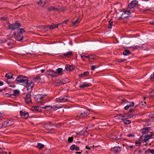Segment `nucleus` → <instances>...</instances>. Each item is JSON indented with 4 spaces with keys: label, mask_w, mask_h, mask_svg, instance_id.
<instances>
[{
    "label": "nucleus",
    "mask_w": 154,
    "mask_h": 154,
    "mask_svg": "<svg viewBox=\"0 0 154 154\" xmlns=\"http://www.w3.org/2000/svg\"><path fill=\"white\" fill-rule=\"evenodd\" d=\"M86 148L88 149H90V147H88V146H86Z\"/></svg>",
    "instance_id": "64"
},
{
    "label": "nucleus",
    "mask_w": 154,
    "mask_h": 154,
    "mask_svg": "<svg viewBox=\"0 0 154 154\" xmlns=\"http://www.w3.org/2000/svg\"><path fill=\"white\" fill-rule=\"evenodd\" d=\"M129 108V106H128V105H127L125 107V110H127Z\"/></svg>",
    "instance_id": "53"
},
{
    "label": "nucleus",
    "mask_w": 154,
    "mask_h": 154,
    "mask_svg": "<svg viewBox=\"0 0 154 154\" xmlns=\"http://www.w3.org/2000/svg\"><path fill=\"white\" fill-rule=\"evenodd\" d=\"M134 110V109H131L129 110V112H131L133 111Z\"/></svg>",
    "instance_id": "59"
},
{
    "label": "nucleus",
    "mask_w": 154,
    "mask_h": 154,
    "mask_svg": "<svg viewBox=\"0 0 154 154\" xmlns=\"http://www.w3.org/2000/svg\"><path fill=\"white\" fill-rule=\"evenodd\" d=\"M44 26H46L45 27V29H46L47 30H48L49 29V25Z\"/></svg>",
    "instance_id": "48"
},
{
    "label": "nucleus",
    "mask_w": 154,
    "mask_h": 154,
    "mask_svg": "<svg viewBox=\"0 0 154 154\" xmlns=\"http://www.w3.org/2000/svg\"><path fill=\"white\" fill-rule=\"evenodd\" d=\"M46 74L48 75H51L52 77L57 76V74L56 72H55L54 70L51 69L47 70L46 72Z\"/></svg>",
    "instance_id": "9"
},
{
    "label": "nucleus",
    "mask_w": 154,
    "mask_h": 154,
    "mask_svg": "<svg viewBox=\"0 0 154 154\" xmlns=\"http://www.w3.org/2000/svg\"><path fill=\"white\" fill-rule=\"evenodd\" d=\"M41 107H42V108L44 109H51V106H41Z\"/></svg>",
    "instance_id": "35"
},
{
    "label": "nucleus",
    "mask_w": 154,
    "mask_h": 154,
    "mask_svg": "<svg viewBox=\"0 0 154 154\" xmlns=\"http://www.w3.org/2000/svg\"><path fill=\"white\" fill-rule=\"evenodd\" d=\"M92 55L93 56L92 57H91L90 59L93 60L94 59L96 58V56H95L94 55Z\"/></svg>",
    "instance_id": "43"
},
{
    "label": "nucleus",
    "mask_w": 154,
    "mask_h": 154,
    "mask_svg": "<svg viewBox=\"0 0 154 154\" xmlns=\"http://www.w3.org/2000/svg\"><path fill=\"white\" fill-rule=\"evenodd\" d=\"M45 71V70L44 69H42V70H41V72H42V73H43V72H44Z\"/></svg>",
    "instance_id": "62"
},
{
    "label": "nucleus",
    "mask_w": 154,
    "mask_h": 154,
    "mask_svg": "<svg viewBox=\"0 0 154 154\" xmlns=\"http://www.w3.org/2000/svg\"><path fill=\"white\" fill-rule=\"evenodd\" d=\"M19 30H20V32L18 33H20L21 34H22V32H25V30L23 28H21L19 29Z\"/></svg>",
    "instance_id": "38"
},
{
    "label": "nucleus",
    "mask_w": 154,
    "mask_h": 154,
    "mask_svg": "<svg viewBox=\"0 0 154 154\" xmlns=\"http://www.w3.org/2000/svg\"><path fill=\"white\" fill-rule=\"evenodd\" d=\"M72 55V52H68L66 53L63 54V56L66 57H69Z\"/></svg>",
    "instance_id": "19"
},
{
    "label": "nucleus",
    "mask_w": 154,
    "mask_h": 154,
    "mask_svg": "<svg viewBox=\"0 0 154 154\" xmlns=\"http://www.w3.org/2000/svg\"><path fill=\"white\" fill-rule=\"evenodd\" d=\"M36 147L39 149H42L44 147V145L41 143H38Z\"/></svg>",
    "instance_id": "29"
},
{
    "label": "nucleus",
    "mask_w": 154,
    "mask_h": 154,
    "mask_svg": "<svg viewBox=\"0 0 154 154\" xmlns=\"http://www.w3.org/2000/svg\"><path fill=\"white\" fill-rule=\"evenodd\" d=\"M73 137H69L68 139V141L69 143H71L73 141Z\"/></svg>",
    "instance_id": "40"
},
{
    "label": "nucleus",
    "mask_w": 154,
    "mask_h": 154,
    "mask_svg": "<svg viewBox=\"0 0 154 154\" xmlns=\"http://www.w3.org/2000/svg\"><path fill=\"white\" fill-rule=\"evenodd\" d=\"M127 136L129 137H133V136H134V135H133V134H128L127 135Z\"/></svg>",
    "instance_id": "55"
},
{
    "label": "nucleus",
    "mask_w": 154,
    "mask_h": 154,
    "mask_svg": "<svg viewBox=\"0 0 154 154\" xmlns=\"http://www.w3.org/2000/svg\"><path fill=\"white\" fill-rule=\"evenodd\" d=\"M31 93L28 94L25 97V100L26 102L29 104L32 103L31 97H32Z\"/></svg>",
    "instance_id": "6"
},
{
    "label": "nucleus",
    "mask_w": 154,
    "mask_h": 154,
    "mask_svg": "<svg viewBox=\"0 0 154 154\" xmlns=\"http://www.w3.org/2000/svg\"><path fill=\"white\" fill-rule=\"evenodd\" d=\"M95 68V66H93L91 67V69L92 70H94Z\"/></svg>",
    "instance_id": "54"
},
{
    "label": "nucleus",
    "mask_w": 154,
    "mask_h": 154,
    "mask_svg": "<svg viewBox=\"0 0 154 154\" xmlns=\"http://www.w3.org/2000/svg\"><path fill=\"white\" fill-rule=\"evenodd\" d=\"M140 140L141 141H146V139L145 135H142V136L140 137Z\"/></svg>",
    "instance_id": "33"
},
{
    "label": "nucleus",
    "mask_w": 154,
    "mask_h": 154,
    "mask_svg": "<svg viewBox=\"0 0 154 154\" xmlns=\"http://www.w3.org/2000/svg\"><path fill=\"white\" fill-rule=\"evenodd\" d=\"M84 55H83V56H81V57L82 58V60L84 61L85 60L84 59Z\"/></svg>",
    "instance_id": "58"
},
{
    "label": "nucleus",
    "mask_w": 154,
    "mask_h": 154,
    "mask_svg": "<svg viewBox=\"0 0 154 154\" xmlns=\"http://www.w3.org/2000/svg\"><path fill=\"white\" fill-rule=\"evenodd\" d=\"M8 29H12V30H14L21 26L20 24L18 23V21L16 22L14 24H11L8 23Z\"/></svg>",
    "instance_id": "2"
},
{
    "label": "nucleus",
    "mask_w": 154,
    "mask_h": 154,
    "mask_svg": "<svg viewBox=\"0 0 154 154\" xmlns=\"http://www.w3.org/2000/svg\"><path fill=\"white\" fill-rule=\"evenodd\" d=\"M20 92L18 90H15L14 91L13 95L17 96L19 95Z\"/></svg>",
    "instance_id": "28"
},
{
    "label": "nucleus",
    "mask_w": 154,
    "mask_h": 154,
    "mask_svg": "<svg viewBox=\"0 0 154 154\" xmlns=\"http://www.w3.org/2000/svg\"><path fill=\"white\" fill-rule=\"evenodd\" d=\"M48 10L49 11H52L54 10L56 11H58V9L57 8H55L54 6H51L49 7L48 8Z\"/></svg>",
    "instance_id": "27"
},
{
    "label": "nucleus",
    "mask_w": 154,
    "mask_h": 154,
    "mask_svg": "<svg viewBox=\"0 0 154 154\" xmlns=\"http://www.w3.org/2000/svg\"><path fill=\"white\" fill-rule=\"evenodd\" d=\"M58 102H65L69 101V98L66 96H61L56 99Z\"/></svg>",
    "instance_id": "4"
},
{
    "label": "nucleus",
    "mask_w": 154,
    "mask_h": 154,
    "mask_svg": "<svg viewBox=\"0 0 154 154\" xmlns=\"http://www.w3.org/2000/svg\"><path fill=\"white\" fill-rule=\"evenodd\" d=\"M92 55L90 54V55H88V56H84V57H85L88 59H89V61L90 62H91L92 61L90 60V57H92Z\"/></svg>",
    "instance_id": "37"
},
{
    "label": "nucleus",
    "mask_w": 154,
    "mask_h": 154,
    "mask_svg": "<svg viewBox=\"0 0 154 154\" xmlns=\"http://www.w3.org/2000/svg\"><path fill=\"white\" fill-rule=\"evenodd\" d=\"M53 125H52L51 123L50 122H49L47 124L44 125V127L47 130H52L53 128L52 127Z\"/></svg>",
    "instance_id": "10"
},
{
    "label": "nucleus",
    "mask_w": 154,
    "mask_h": 154,
    "mask_svg": "<svg viewBox=\"0 0 154 154\" xmlns=\"http://www.w3.org/2000/svg\"><path fill=\"white\" fill-rule=\"evenodd\" d=\"M153 132H151L150 134H148L145 135L146 139V140H148L149 139H150L151 137L153 136Z\"/></svg>",
    "instance_id": "25"
},
{
    "label": "nucleus",
    "mask_w": 154,
    "mask_h": 154,
    "mask_svg": "<svg viewBox=\"0 0 154 154\" xmlns=\"http://www.w3.org/2000/svg\"><path fill=\"white\" fill-rule=\"evenodd\" d=\"M45 95L39 94H38L34 97V99L35 101L37 102H40V101L42 100L45 97Z\"/></svg>",
    "instance_id": "7"
},
{
    "label": "nucleus",
    "mask_w": 154,
    "mask_h": 154,
    "mask_svg": "<svg viewBox=\"0 0 154 154\" xmlns=\"http://www.w3.org/2000/svg\"><path fill=\"white\" fill-rule=\"evenodd\" d=\"M34 109L37 111H38L39 109V107L38 106H35L34 107Z\"/></svg>",
    "instance_id": "50"
},
{
    "label": "nucleus",
    "mask_w": 154,
    "mask_h": 154,
    "mask_svg": "<svg viewBox=\"0 0 154 154\" xmlns=\"http://www.w3.org/2000/svg\"><path fill=\"white\" fill-rule=\"evenodd\" d=\"M150 117L151 118H152L154 119V115L153 114H150L149 115Z\"/></svg>",
    "instance_id": "51"
},
{
    "label": "nucleus",
    "mask_w": 154,
    "mask_h": 154,
    "mask_svg": "<svg viewBox=\"0 0 154 154\" xmlns=\"http://www.w3.org/2000/svg\"><path fill=\"white\" fill-rule=\"evenodd\" d=\"M130 54V51L128 50H125L123 52V55L127 56Z\"/></svg>",
    "instance_id": "31"
},
{
    "label": "nucleus",
    "mask_w": 154,
    "mask_h": 154,
    "mask_svg": "<svg viewBox=\"0 0 154 154\" xmlns=\"http://www.w3.org/2000/svg\"><path fill=\"white\" fill-rule=\"evenodd\" d=\"M121 149V147L116 146L113 147L112 150L114 153H118L120 151Z\"/></svg>",
    "instance_id": "12"
},
{
    "label": "nucleus",
    "mask_w": 154,
    "mask_h": 154,
    "mask_svg": "<svg viewBox=\"0 0 154 154\" xmlns=\"http://www.w3.org/2000/svg\"><path fill=\"white\" fill-rule=\"evenodd\" d=\"M149 152L151 153L154 154V149H149L146 151L145 152Z\"/></svg>",
    "instance_id": "36"
},
{
    "label": "nucleus",
    "mask_w": 154,
    "mask_h": 154,
    "mask_svg": "<svg viewBox=\"0 0 154 154\" xmlns=\"http://www.w3.org/2000/svg\"><path fill=\"white\" fill-rule=\"evenodd\" d=\"M63 107L62 106H59L57 105H54L53 106H51V109L53 110H54L58 108H61Z\"/></svg>",
    "instance_id": "18"
},
{
    "label": "nucleus",
    "mask_w": 154,
    "mask_h": 154,
    "mask_svg": "<svg viewBox=\"0 0 154 154\" xmlns=\"http://www.w3.org/2000/svg\"><path fill=\"white\" fill-rule=\"evenodd\" d=\"M63 69L61 68H59L57 69V72H56L57 73V76H58L59 75H61L62 74V71H63Z\"/></svg>",
    "instance_id": "17"
},
{
    "label": "nucleus",
    "mask_w": 154,
    "mask_h": 154,
    "mask_svg": "<svg viewBox=\"0 0 154 154\" xmlns=\"http://www.w3.org/2000/svg\"><path fill=\"white\" fill-rule=\"evenodd\" d=\"M13 75L11 73H7L5 75V77L8 79L12 78Z\"/></svg>",
    "instance_id": "23"
},
{
    "label": "nucleus",
    "mask_w": 154,
    "mask_h": 154,
    "mask_svg": "<svg viewBox=\"0 0 154 154\" xmlns=\"http://www.w3.org/2000/svg\"><path fill=\"white\" fill-rule=\"evenodd\" d=\"M134 103L133 102H131L129 103V104H127V105L129 106V107H130L131 106H133L134 105Z\"/></svg>",
    "instance_id": "41"
},
{
    "label": "nucleus",
    "mask_w": 154,
    "mask_h": 154,
    "mask_svg": "<svg viewBox=\"0 0 154 154\" xmlns=\"http://www.w3.org/2000/svg\"><path fill=\"white\" fill-rule=\"evenodd\" d=\"M69 21V19H67L66 20L64 21L63 22V23H65V24H66Z\"/></svg>",
    "instance_id": "49"
},
{
    "label": "nucleus",
    "mask_w": 154,
    "mask_h": 154,
    "mask_svg": "<svg viewBox=\"0 0 154 154\" xmlns=\"http://www.w3.org/2000/svg\"><path fill=\"white\" fill-rule=\"evenodd\" d=\"M46 26H38V28L40 29H45Z\"/></svg>",
    "instance_id": "45"
},
{
    "label": "nucleus",
    "mask_w": 154,
    "mask_h": 154,
    "mask_svg": "<svg viewBox=\"0 0 154 154\" xmlns=\"http://www.w3.org/2000/svg\"><path fill=\"white\" fill-rule=\"evenodd\" d=\"M123 101L124 102H126V103H128L129 102L128 101H127V100H123Z\"/></svg>",
    "instance_id": "61"
},
{
    "label": "nucleus",
    "mask_w": 154,
    "mask_h": 154,
    "mask_svg": "<svg viewBox=\"0 0 154 154\" xmlns=\"http://www.w3.org/2000/svg\"><path fill=\"white\" fill-rule=\"evenodd\" d=\"M75 149L76 150L78 151L79 150V147H78L77 146H76V147H75Z\"/></svg>",
    "instance_id": "57"
},
{
    "label": "nucleus",
    "mask_w": 154,
    "mask_h": 154,
    "mask_svg": "<svg viewBox=\"0 0 154 154\" xmlns=\"http://www.w3.org/2000/svg\"><path fill=\"white\" fill-rule=\"evenodd\" d=\"M138 4V1L136 0H134L131 1V3L128 5V8L132 9Z\"/></svg>",
    "instance_id": "5"
},
{
    "label": "nucleus",
    "mask_w": 154,
    "mask_h": 154,
    "mask_svg": "<svg viewBox=\"0 0 154 154\" xmlns=\"http://www.w3.org/2000/svg\"><path fill=\"white\" fill-rule=\"evenodd\" d=\"M126 60L125 59H118V61L119 63H121L122 62L126 61Z\"/></svg>",
    "instance_id": "42"
},
{
    "label": "nucleus",
    "mask_w": 154,
    "mask_h": 154,
    "mask_svg": "<svg viewBox=\"0 0 154 154\" xmlns=\"http://www.w3.org/2000/svg\"><path fill=\"white\" fill-rule=\"evenodd\" d=\"M134 12V11L133 9H129L128 8L124 11V14H127L128 15H130L131 13Z\"/></svg>",
    "instance_id": "13"
},
{
    "label": "nucleus",
    "mask_w": 154,
    "mask_h": 154,
    "mask_svg": "<svg viewBox=\"0 0 154 154\" xmlns=\"http://www.w3.org/2000/svg\"><path fill=\"white\" fill-rule=\"evenodd\" d=\"M81 20L80 18H78L77 20H76L75 21L73 22L72 23V25L73 26H74L76 25L77 23L79 22Z\"/></svg>",
    "instance_id": "34"
},
{
    "label": "nucleus",
    "mask_w": 154,
    "mask_h": 154,
    "mask_svg": "<svg viewBox=\"0 0 154 154\" xmlns=\"http://www.w3.org/2000/svg\"><path fill=\"white\" fill-rule=\"evenodd\" d=\"M3 85V82L0 81V85L2 86Z\"/></svg>",
    "instance_id": "60"
},
{
    "label": "nucleus",
    "mask_w": 154,
    "mask_h": 154,
    "mask_svg": "<svg viewBox=\"0 0 154 154\" xmlns=\"http://www.w3.org/2000/svg\"><path fill=\"white\" fill-rule=\"evenodd\" d=\"M150 128L149 127H147L146 128H143L142 130V133L144 134H147L149 132Z\"/></svg>",
    "instance_id": "16"
},
{
    "label": "nucleus",
    "mask_w": 154,
    "mask_h": 154,
    "mask_svg": "<svg viewBox=\"0 0 154 154\" xmlns=\"http://www.w3.org/2000/svg\"><path fill=\"white\" fill-rule=\"evenodd\" d=\"M136 115L135 114H128L127 115V117L126 118L128 119L129 118H131L134 117V116H135Z\"/></svg>",
    "instance_id": "32"
},
{
    "label": "nucleus",
    "mask_w": 154,
    "mask_h": 154,
    "mask_svg": "<svg viewBox=\"0 0 154 154\" xmlns=\"http://www.w3.org/2000/svg\"><path fill=\"white\" fill-rule=\"evenodd\" d=\"M89 86V84L86 82H84L82 85L79 86L80 88H84L86 87H88Z\"/></svg>",
    "instance_id": "21"
},
{
    "label": "nucleus",
    "mask_w": 154,
    "mask_h": 154,
    "mask_svg": "<svg viewBox=\"0 0 154 154\" xmlns=\"http://www.w3.org/2000/svg\"><path fill=\"white\" fill-rule=\"evenodd\" d=\"M120 116H121V117H125V119H127L126 118L127 115H123L122 114H121L120 115Z\"/></svg>",
    "instance_id": "46"
},
{
    "label": "nucleus",
    "mask_w": 154,
    "mask_h": 154,
    "mask_svg": "<svg viewBox=\"0 0 154 154\" xmlns=\"http://www.w3.org/2000/svg\"><path fill=\"white\" fill-rule=\"evenodd\" d=\"M1 20L2 21H4L6 20V18L5 17H2L1 18Z\"/></svg>",
    "instance_id": "52"
},
{
    "label": "nucleus",
    "mask_w": 154,
    "mask_h": 154,
    "mask_svg": "<svg viewBox=\"0 0 154 154\" xmlns=\"http://www.w3.org/2000/svg\"><path fill=\"white\" fill-rule=\"evenodd\" d=\"M75 147H76L75 145V144H73L70 147V149L71 150H73L75 149Z\"/></svg>",
    "instance_id": "39"
},
{
    "label": "nucleus",
    "mask_w": 154,
    "mask_h": 154,
    "mask_svg": "<svg viewBox=\"0 0 154 154\" xmlns=\"http://www.w3.org/2000/svg\"><path fill=\"white\" fill-rule=\"evenodd\" d=\"M13 124V122L11 121H5L2 124V127L5 128L6 127H8Z\"/></svg>",
    "instance_id": "8"
},
{
    "label": "nucleus",
    "mask_w": 154,
    "mask_h": 154,
    "mask_svg": "<svg viewBox=\"0 0 154 154\" xmlns=\"http://www.w3.org/2000/svg\"><path fill=\"white\" fill-rule=\"evenodd\" d=\"M73 69V67L69 65H66L65 67V69L67 71H70L72 70Z\"/></svg>",
    "instance_id": "15"
},
{
    "label": "nucleus",
    "mask_w": 154,
    "mask_h": 154,
    "mask_svg": "<svg viewBox=\"0 0 154 154\" xmlns=\"http://www.w3.org/2000/svg\"><path fill=\"white\" fill-rule=\"evenodd\" d=\"M60 24V23H59L58 25L54 24L52 25L49 26V29H53L55 28H58V25Z\"/></svg>",
    "instance_id": "22"
},
{
    "label": "nucleus",
    "mask_w": 154,
    "mask_h": 154,
    "mask_svg": "<svg viewBox=\"0 0 154 154\" xmlns=\"http://www.w3.org/2000/svg\"><path fill=\"white\" fill-rule=\"evenodd\" d=\"M113 21L112 20H110L109 22V25L108 26V28L111 29Z\"/></svg>",
    "instance_id": "30"
},
{
    "label": "nucleus",
    "mask_w": 154,
    "mask_h": 154,
    "mask_svg": "<svg viewBox=\"0 0 154 154\" xmlns=\"http://www.w3.org/2000/svg\"><path fill=\"white\" fill-rule=\"evenodd\" d=\"M128 146L129 147L130 149H131V150L132 151V148L133 147V146Z\"/></svg>",
    "instance_id": "56"
},
{
    "label": "nucleus",
    "mask_w": 154,
    "mask_h": 154,
    "mask_svg": "<svg viewBox=\"0 0 154 154\" xmlns=\"http://www.w3.org/2000/svg\"><path fill=\"white\" fill-rule=\"evenodd\" d=\"M153 93L154 94V90H152L151 92L150 93Z\"/></svg>",
    "instance_id": "63"
},
{
    "label": "nucleus",
    "mask_w": 154,
    "mask_h": 154,
    "mask_svg": "<svg viewBox=\"0 0 154 154\" xmlns=\"http://www.w3.org/2000/svg\"><path fill=\"white\" fill-rule=\"evenodd\" d=\"M23 38V36L22 34L20 33H18L16 37V39L17 40L20 41L22 40Z\"/></svg>",
    "instance_id": "14"
},
{
    "label": "nucleus",
    "mask_w": 154,
    "mask_h": 154,
    "mask_svg": "<svg viewBox=\"0 0 154 154\" xmlns=\"http://www.w3.org/2000/svg\"><path fill=\"white\" fill-rule=\"evenodd\" d=\"M90 112L89 110H85L82 112L80 115H77L76 116V119L78 118H84L86 117L89 114Z\"/></svg>",
    "instance_id": "3"
},
{
    "label": "nucleus",
    "mask_w": 154,
    "mask_h": 154,
    "mask_svg": "<svg viewBox=\"0 0 154 154\" xmlns=\"http://www.w3.org/2000/svg\"><path fill=\"white\" fill-rule=\"evenodd\" d=\"M33 80L37 83H39L41 81V78L39 76H37L33 78Z\"/></svg>",
    "instance_id": "20"
},
{
    "label": "nucleus",
    "mask_w": 154,
    "mask_h": 154,
    "mask_svg": "<svg viewBox=\"0 0 154 154\" xmlns=\"http://www.w3.org/2000/svg\"><path fill=\"white\" fill-rule=\"evenodd\" d=\"M89 74V72H84L83 73L79 75L80 77H83L87 76Z\"/></svg>",
    "instance_id": "26"
},
{
    "label": "nucleus",
    "mask_w": 154,
    "mask_h": 154,
    "mask_svg": "<svg viewBox=\"0 0 154 154\" xmlns=\"http://www.w3.org/2000/svg\"><path fill=\"white\" fill-rule=\"evenodd\" d=\"M17 83H21V85L28 87V88H32L33 86V83L28 80V78L26 76L20 75L16 79Z\"/></svg>",
    "instance_id": "1"
},
{
    "label": "nucleus",
    "mask_w": 154,
    "mask_h": 154,
    "mask_svg": "<svg viewBox=\"0 0 154 154\" xmlns=\"http://www.w3.org/2000/svg\"><path fill=\"white\" fill-rule=\"evenodd\" d=\"M20 115L24 119L27 118L29 116L28 113L27 112H25L23 111V110H21L20 112Z\"/></svg>",
    "instance_id": "11"
},
{
    "label": "nucleus",
    "mask_w": 154,
    "mask_h": 154,
    "mask_svg": "<svg viewBox=\"0 0 154 154\" xmlns=\"http://www.w3.org/2000/svg\"><path fill=\"white\" fill-rule=\"evenodd\" d=\"M150 78L151 80H153L154 79V72L153 74L151 75Z\"/></svg>",
    "instance_id": "47"
},
{
    "label": "nucleus",
    "mask_w": 154,
    "mask_h": 154,
    "mask_svg": "<svg viewBox=\"0 0 154 154\" xmlns=\"http://www.w3.org/2000/svg\"><path fill=\"white\" fill-rule=\"evenodd\" d=\"M121 120H122V122L125 124H129L131 122V121L130 120H126L125 119H121Z\"/></svg>",
    "instance_id": "24"
},
{
    "label": "nucleus",
    "mask_w": 154,
    "mask_h": 154,
    "mask_svg": "<svg viewBox=\"0 0 154 154\" xmlns=\"http://www.w3.org/2000/svg\"><path fill=\"white\" fill-rule=\"evenodd\" d=\"M141 144V143L140 142H137L135 143V145L136 146H140Z\"/></svg>",
    "instance_id": "44"
}]
</instances>
